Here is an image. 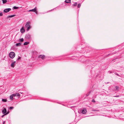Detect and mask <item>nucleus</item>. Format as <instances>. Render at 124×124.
Masks as SVG:
<instances>
[{"label": "nucleus", "instance_id": "a211bd4d", "mask_svg": "<svg viewBox=\"0 0 124 124\" xmlns=\"http://www.w3.org/2000/svg\"><path fill=\"white\" fill-rule=\"evenodd\" d=\"M19 40L20 42H23L24 40V39L23 38H22V39H19Z\"/></svg>", "mask_w": 124, "mask_h": 124}, {"label": "nucleus", "instance_id": "5701e85b", "mask_svg": "<svg viewBox=\"0 0 124 124\" xmlns=\"http://www.w3.org/2000/svg\"><path fill=\"white\" fill-rule=\"evenodd\" d=\"M81 6V4H78V8H79Z\"/></svg>", "mask_w": 124, "mask_h": 124}, {"label": "nucleus", "instance_id": "9b49d317", "mask_svg": "<svg viewBox=\"0 0 124 124\" xmlns=\"http://www.w3.org/2000/svg\"><path fill=\"white\" fill-rule=\"evenodd\" d=\"M20 31L22 33H23L25 31V30L23 29V27L20 30Z\"/></svg>", "mask_w": 124, "mask_h": 124}, {"label": "nucleus", "instance_id": "aec40b11", "mask_svg": "<svg viewBox=\"0 0 124 124\" xmlns=\"http://www.w3.org/2000/svg\"><path fill=\"white\" fill-rule=\"evenodd\" d=\"M29 43L28 42H26L24 43L23 45H27Z\"/></svg>", "mask_w": 124, "mask_h": 124}, {"label": "nucleus", "instance_id": "f257e3e1", "mask_svg": "<svg viewBox=\"0 0 124 124\" xmlns=\"http://www.w3.org/2000/svg\"><path fill=\"white\" fill-rule=\"evenodd\" d=\"M9 55L11 58H13L15 57V54L13 52H11L9 54Z\"/></svg>", "mask_w": 124, "mask_h": 124}, {"label": "nucleus", "instance_id": "7ed1b4c3", "mask_svg": "<svg viewBox=\"0 0 124 124\" xmlns=\"http://www.w3.org/2000/svg\"><path fill=\"white\" fill-rule=\"evenodd\" d=\"M30 26V23L29 22H27L26 23L25 25L26 27H27Z\"/></svg>", "mask_w": 124, "mask_h": 124}, {"label": "nucleus", "instance_id": "423d86ee", "mask_svg": "<svg viewBox=\"0 0 124 124\" xmlns=\"http://www.w3.org/2000/svg\"><path fill=\"white\" fill-rule=\"evenodd\" d=\"M37 7H36L35 8H34L32 9L31 10H29V12H31V11H32L33 12H35L37 10Z\"/></svg>", "mask_w": 124, "mask_h": 124}, {"label": "nucleus", "instance_id": "a878e982", "mask_svg": "<svg viewBox=\"0 0 124 124\" xmlns=\"http://www.w3.org/2000/svg\"><path fill=\"white\" fill-rule=\"evenodd\" d=\"M2 12L0 13V16H2Z\"/></svg>", "mask_w": 124, "mask_h": 124}, {"label": "nucleus", "instance_id": "4be33fe9", "mask_svg": "<svg viewBox=\"0 0 124 124\" xmlns=\"http://www.w3.org/2000/svg\"><path fill=\"white\" fill-rule=\"evenodd\" d=\"M18 8V7H16V6H14L13 7V8L14 9H17Z\"/></svg>", "mask_w": 124, "mask_h": 124}, {"label": "nucleus", "instance_id": "c756f323", "mask_svg": "<svg viewBox=\"0 0 124 124\" xmlns=\"http://www.w3.org/2000/svg\"><path fill=\"white\" fill-rule=\"evenodd\" d=\"M9 112H7V113H6V115L7 114H9Z\"/></svg>", "mask_w": 124, "mask_h": 124}, {"label": "nucleus", "instance_id": "c85d7f7f", "mask_svg": "<svg viewBox=\"0 0 124 124\" xmlns=\"http://www.w3.org/2000/svg\"><path fill=\"white\" fill-rule=\"evenodd\" d=\"M6 115V114H5V115H2V116H1V117H3L4 116Z\"/></svg>", "mask_w": 124, "mask_h": 124}, {"label": "nucleus", "instance_id": "473e14b6", "mask_svg": "<svg viewBox=\"0 0 124 124\" xmlns=\"http://www.w3.org/2000/svg\"><path fill=\"white\" fill-rule=\"evenodd\" d=\"M5 121L3 123V124H5Z\"/></svg>", "mask_w": 124, "mask_h": 124}, {"label": "nucleus", "instance_id": "20e7f679", "mask_svg": "<svg viewBox=\"0 0 124 124\" xmlns=\"http://www.w3.org/2000/svg\"><path fill=\"white\" fill-rule=\"evenodd\" d=\"M39 57L41 58L42 59H44L45 58V56L44 55H39Z\"/></svg>", "mask_w": 124, "mask_h": 124}, {"label": "nucleus", "instance_id": "412c9836", "mask_svg": "<svg viewBox=\"0 0 124 124\" xmlns=\"http://www.w3.org/2000/svg\"><path fill=\"white\" fill-rule=\"evenodd\" d=\"M2 101L3 102H6L7 101V100L6 99H2Z\"/></svg>", "mask_w": 124, "mask_h": 124}, {"label": "nucleus", "instance_id": "1a4fd4ad", "mask_svg": "<svg viewBox=\"0 0 124 124\" xmlns=\"http://www.w3.org/2000/svg\"><path fill=\"white\" fill-rule=\"evenodd\" d=\"M16 62V61H14L11 64V66L12 67L14 68V67L15 65V63Z\"/></svg>", "mask_w": 124, "mask_h": 124}, {"label": "nucleus", "instance_id": "f3484780", "mask_svg": "<svg viewBox=\"0 0 124 124\" xmlns=\"http://www.w3.org/2000/svg\"><path fill=\"white\" fill-rule=\"evenodd\" d=\"M21 44L20 43H16V46H19L21 45Z\"/></svg>", "mask_w": 124, "mask_h": 124}, {"label": "nucleus", "instance_id": "ddd939ff", "mask_svg": "<svg viewBox=\"0 0 124 124\" xmlns=\"http://www.w3.org/2000/svg\"><path fill=\"white\" fill-rule=\"evenodd\" d=\"M15 97L13 95V94H12L10 97V99L11 100H13V97Z\"/></svg>", "mask_w": 124, "mask_h": 124}, {"label": "nucleus", "instance_id": "f8f14e48", "mask_svg": "<svg viewBox=\"0 0 124 124\" xmlns=\"http://www.w3.org/2000/svg\"><path fill=\"white\" fill-rule=\"evenodd\" d=\"M26 37L27 39H30V35L29 34H27L26 35Z\"/></svg>", "mask_w": 124, "mask_h": 124}, {"label": "nucleus", "instance_id": "72a5a7b5", "mask_svg": "<svg viewBox=\"0 0 124 124\" xmlns=\"http://www.w3.org/2000/svg\"><path fill=\"white\" fill-rule=\"evenodd\" d=\"M111 73V72H109V73Z\"/></svg>", "mask_w": 124, "mask_h": 124}, {"label": "nucleus", "instance_id": "4468645a", "mask_svg": "<svg viewBox=\"0 0 124 124\" xmlns=\"http://www.w3.org/2000/svg\"><path fill=\"white\" fill-rule=\"evenodd\" d=\"M71 0H66L65 1V2L67 3H70V2Z\"/></svg>", "mask_w": 124, "mask_h": 124}, {"label": "nucleus", "instance_id": "6e6552de", "mask_svg": "<svg viewBox=\"0 0 124 124\" xmlns=\"http://www.w3.org/2000/svg\"><path fill=\"white\" fill-rule=\"evenodd\" d=\"M7 112L6 109L5 108H4L3 109L2 111V113L3 114H4Z\"/></svg>", "mask_w": 124, "mask_h": 124}, {"label": "nucleus", "instance_id": "6ab92c4d", "mask_svg": "<svg viewBox=\"0 0 124 124\" xmlns=\"http://www.w3.org/2000/svg\"><path fill=\"white\" fill-rule=\"evenodd\" d=\"M3 1V4H5L7 2V0H2Z\"/></svg>", "mask_w": 124, "mask_h": 124}, {"label": "nucleus", "instance_id": "393cba45", "mask_svg": "<svg viewBox=\"0 0 124 124\" xmlns=\"http://www.w3.org/2000/svg\"><path fill=\"white\" fill-rule=\"evenodd\" d=\"M14 108L13 107H9V109H13V108Z\"/></svg>", "mask_w": 124, "mask_h": 124}, {"label": "nucleus", "instance_id": "9d476101", "mask_svg": "<svg viewBox=\"0 0 124 124\" xmlns=\"http://www.w3.org/2000/svg\"><path fill=\"white\" fill-rule=\"evenodd\" d=\"M114 89L115 91H118L119 90V87L118 86H116L115 87Z\"/></svg>", "mask_w": 124, "mask_h": 124}, {"label": "nucleus", "instance_id": "dca6fc26", "mask_svg": "<svg viewBox=\"0 0 124 124\" xmlns=\"http://www.w3.org/2000/svg\"><path fill=\"white\" fill-rule=\"evenodd\" d=\"M27 28V31H28L31 28V25L29 27H26Z\"/></svg>", "mask_w": 124, "mask_h": 124}, {"label": "nucleus", "instance_id": "cd10ccee", "mask_svg": "<svg viewBox=\"0 0 124 124\" xmlns=\"http://www.w3.org/2000/svg\"><path fill=\"white\" fill-rule=\"evenodd\" d=\"M92 101L93 102H95V101L94 99L92 100Z\"/></svg>", "mask_w": 124, "mask_h": 124}, {"label": "nucleus", "instance_id": "f03ea898", "mask_svg": "<svg viewBox=\"0 0 124 124\" xmlns=\"http://www.w3.org/2000/svg\"><path fill=\"white\" fill-rule=\"evenodd\" d=\"M11 10L10 8L5 9L4 10V12L5 13H7L9 12Z\"/></svg>", "mask_w": 124, "mask_h": 124}, {"label": "nucleus", "instance_id": "39448f33", "mask_svg": "<svg viewBox=\"0 0 124 124\" xmlns=\"http://www.w3.org/2000/svg\"><path fill=\"white\" fill-rule=\"evenodd\" d=\"M87 112L86 109L85 108H84L82 110L81 112L83 114H85V113Z\"/></svg>", "mask_w": 124, "mask_h": 124}, {"label": "nucleus", "instance_id": "b1692460", "mask_svg": "<svg viewBox=\"0 0 124 124\" xmlns=\"http://www.w3.org/2000/svg\"><path fill=\"white\" fill-rule=\"evenodd\" d=\"M78 4V3H77V2H76V3H75L73 5L74 6H76Z\"/></svg>", "mask_w": 124, "mask_h": 124}, {"label": "nucleus", "instance_id": "7c9ffc66", "mask_svg": "<svg viewBox=\"0 0 124 124\" xmlns=\"http://www.w3.org/2000/svg\"><path fill=\"white\" fill-rule=\"evenodd\" d=\"M35 12L36 14H37L38 12H37V10L35 12Z\"/></svg>", "mask_w": 124, "mask_h": 124}, {"label": "nucleus", "instance_id": "bb28decb", "mask_svg": "<svg viewBox=\"0 0 124 124\" xmlns=\"http://www.w3.org/2000/svg\"><path fill=\"white\" fill-rule=\"evenodd\" d=\"M115 97H119V95H116L114 96Z\"/></svg>", "mask_w": 124, "mask_h": 124}, {"label": "nucleus", "instance_id": "0eeeda50", "mask_svg": "<svg viewBox=\"0 0 124 124\" xmlns=\"http://www.w3.org/2000/svg\"><path fill=\"white\" fill-rule=\"evenodd\" d=\"M13 95H14V96L15 97V96H17L18 97H19L20 96V94L18 93H16L13 94Z\"/></svg>", "mask_w": 124, "mask_h": 124}, {"label": "nucleus", "instance_id": "2f4dec72", "mask_svg": "<svg viewBox=\"0 0 124 124\" xmlns=\"http://www.w3.org/2000/svg\"><path fill=\"white\" fill-rule=\"evenodd\" d=\"M20 58H21V57H19V58L18 59V60H19L20 59Z\"/></svg>", "mask_w": 124, "mask_h": 124}, {"label": "nucleus", "instance_id": "2eb2a0df", "mask_svg": "<svg viewBox=\"0 0 124 124\" xmlns=\"http://www.w3.org/2000/svg\"><path fill=\"white\" fill-rule=\"evenodd\" d=\"M15 16V15H11L10 16H8L7 18H8L9 17H10V18L12 17Z\"/></svg>", "mask_w": 124, "mask_h": 124}]
</instances>
